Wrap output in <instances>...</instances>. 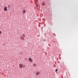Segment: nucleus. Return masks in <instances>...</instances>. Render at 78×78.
<instances>
[{"label":"nucleus","instance_id":"nucleus-2","mask_svg":"<svg viewBox=\"0 0 78 78\" xmlns=\"http://www.w3.org/2000/svg\"><path fill=\"white\" fill-rule=\"evenodd\" d=\"M29 61L30 62H33V60H32V59L31 58H29Z\"/></svg>","mask_w":78,"mask_h":78},{"label":"nucleus","instance_id":"nucleus-10","mask_svg":"<svg viewBox=\"0 0 78 78\" xmlns=\"http://www.w3.org/2000/svg\"><path fill=\"white\" fill-rule=\"evenodd\" d=\"M10 5H9V6H8V8H9V9L10 8Z\"/></svg>","mask_w":78,"mask_h":78},{"label":"nucleus","instance_id":"nucleus-8","mask_svg":"<svg viewBox=\"0 0 78 78\" xmlns=\"http://www.w3.org/2000/svg\"><path fill=\"white\" fill-rule=\"evenodd\" d=\"M21 37L22 38L23 40H24V39H25L23 37Z\"/></svg>","mask_w":78,"mask_h":78},{"label":"nucleus","instance_id":"nucleus-3","mask_svg":"<svg viewBox=\"0 0 78 78\" xmlns=\"http://www.w3.org/2000/svg\"><path fill=\"white\" fill-rule=\"evenodd\" d=\"M4 11H7V9L6 8V7H5V8L4 9Z\"/></svg>","mask_w":78,"mask_h":78},{"label":"nucleus","instance_id":"nucleus-4","mask_svg":"<svg viewBox=\"0 0 78 78\" xmlns=\"http://www.w3.org/2000/svg\"><path fill=\"white\" fill-rule=\"evenodd\" d=\"M42 5L44 6L45 5V2H43L42 3Z\"/></svg>","mask_w":78,"mask_h":78},{"label":"nucleus","instance_id":"nucleus-11","mask_svg":"<svg viewBox=\"0 0 78 78\" xmlns=\"http://www.w3.org/2000/svg\"><path fill=\"white\" fill-rule=\"evenodd\" d=\"M2 33V31H0V34H1Z\"/></svg>","mask_w":78,"mask_h":78},{"label":"nucleus","instance_id":"nucleus-5","mask_svg":"<svg viewBox=\"0 0 78 78\" xmlns=\"http://www.w3.org/2000/svg\"><path fill=\"white\" fill-rule=\"evenodd\" d=\"M23 13H25V10H24L23 11Z\"/></svg>","mask_w":78,"mask_h":78},{"label":"nucleus","instance_id":"nucleus-9","mask_svg":"<svg viewBox=\"0 0 78 78\" xmlns=\"http://www.w3.org/2000/svg\"><path fill=\"white\" fill-rule=\"evenodd\" d=\"M39 75V73H37L36 75Z\"/></svg>","mask_w":78,"mask_h":78},{"label":"nucleus","instance_id":"nucleus-7","mask_svg":"<svg viewBox=\"0 0 78 78\" xmlns=\"http://www.w3.org/2000/svg\"><path fill=\"white\" fill-rule=\"evenodd\" d=\"M33 66H34L35 67V66H36V64H34Z\"/></svg>","mask_w":78,"mask_h":78},{"label":"nucleus","instance_id":"nucleus-1","mask_svg":"<svg viewBox=\"0 0 78 78\" xmlns=\"http://www.w3.org/2000/svg\"><path fill=\"white\" fill-rule=\"evenodd\" d=\"M25 66L23 65V64H19V67H20V68H21V69H22V67L25 68Z\"/></svg>","mask_w":78,"mask_h":78},{"label":"nucleus","instance_id":"nucleus-6","mask_svg":"<svg viewBox=\"0 0 78 78\" xmlns=\"http://www.w3.org/2000/svg\"><path fill=\"white\" fill-rule=\"evenodd\" d=\"M55 72L56 73H57V72H58V69H55Z\"/></svg>","mask_w":78,"mask_h":78}]
</instances>
